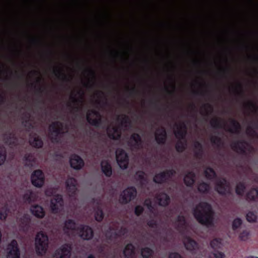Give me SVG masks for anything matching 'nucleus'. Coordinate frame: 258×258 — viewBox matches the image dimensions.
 Returning <instances> with one entry per match:
<instances>
[{"label": "nucleus", "instance_id": "1", "mask_svg": "<svg viewBox=\"0 0 258 258\" xmlns=\"http://www.w3.org/2000/svg\"><path fill=\"white\" fill-rule=\"evenodd\" d=\"M202 224L208 227L213 225V212L211 207L207 203L203 202L195 209V217Z\"/></svg>", "mask_w": 258, "mask_h": 258}, {"label": "nucleus", "instance_id": "2", "mask_svg": "<svg viewBox=\"0 0 258 258\" xmlns=\"http://www.w3.org/2000/svg\"><path fill=\"white\" fill-rule=\"evenodd\" d=\"M175 229L182 235H184L183 241L185 248L189 250H194V239L186 235L188 224L184 215L180 214L176 218L174 223Z\"/></svg>", "mask_w": 258, "mask_h": 258}, {"label": "nucleus", "instance_id": "3", "mask_svg": "<svg viewBox=\"0 0 258 258\" xmlns=\"http://www.w3.org/2000/svg\"><path fill=\"white\" fill-rule=\"evenodd\" d=\"M174 127L175 130L174 131V134L178 140L175 144V149L177 152L181 153L185 150L187 145L185 139L187 134V127L183 122L175 123Z\"/></svg>", "mask_w": 258, "mask_h": 258}, {"label": "nucleus", "instance_id": "4", "mask_svg": "<svg viewBox=\"0 0 258 258\" xmlns=\"http://www.w3.org/2000/svg\"><path fill=\"white\" fill-rule=\"evenodd\" d=\"M63 124L59 121L52 122L48 127V137L52 143H58L63 134Z\"/></svg>", "mask_w": 258, "mask_h": 258}, {"label": "nucleus", "instance_id": "5", "mask_svg": "<svg viewBox=\"0 0 258 258\" xmlns=\"http://www.w3.org/2000/svg\"><path fill=\"white\" fill-rule=\"evenodd\" d=\"M35 250L38 255L45 254L48 247V237L43 232H38L35 238Z\"/></svg>", "mask_w": 258, "mask_h": 258}, {"label": "nucleus", "instance_id": "6", "mask_svg": "<svg viewBox=\"0 0 258 258\" xmlns=\"http://www.w3.org/2000/svg\"><path fill=\"white\" fill-rule=\"evenodd\" d=\"M175 173V170L173 169L165 170L156 174L153 177V181L158 184L166 183Z\"/></svg>", "mask_w": 258, "mask_h": 258}, {"label": "nucleus", "instance_id": "7", "mask_svg": "<svg viewBox=\"0 0 258 258\" xmlns=\"http://www.w3.org/2000/svg\"><path fill=\"white\" fill-rule=\"evenodd\" d=\"M137 194V189L134 186L128 187L121 193L119 201L122 204H126L136 197Z\"/></svg>", "mask_w": 258, "mask_h": 258}, {"label": "nucleus", "instance_id": "8", "mask_svg": "<svg viewBox=\"0 0 258 258\" xmlns=\"http://www.w3.org/2000/svg\"><path fill=\"white\" fill-rule=\"evenodd\" d=\"M64 202L60 195L54 196L50 200V208L52 213H59L63 209Z\"/></svg>", "mask_w": 258, "mask_h": 258}, {"label": "nucleus", "instance_id": "9", "mask_svg": "<svg viewBox=\"0 0 258 258\" xmlns=\"http://www.w3.org/2000/svg\"><path fill=\"white\" fill-rule=\"evenodd\" d=\"M32 184L35 187H41L45 181V176L43 172L40 169L35 170L33 172L31 176Z\"/></svg>", "mask_w": 258, "mask_h": 258}, {"label": "nucleus", "instance_id": "10", "mask_svg": "<svg viewBox=\"0 0 258 258\" xmlns=\"http://www.w3.org/2000/svg\"><path fill=\"white\" fill-rule=\"evenodd\" d=\"M127 144L133 150H138L143 147V141L141 136L138 133L132 134L128 141Z\"/></svg>", "mask_w": 258, "mask_h": 258}, {"label": "nucleus", "instance_id": "11", "mask_svg": "<svg viewBox=\"0 0 258 258\" xmlns=\"http://www.w3.org/2000/svg\"><path fill=\"white\" fill-rule=\"evenodd\" d=\"M116 158L119 167L122 169L127 168L128 165V156L123 150H117Z\"/></svg>", "mask_w": 258, "mask_h": 258}, {"label": "nucleus", "instance_id": "12", "mask_svg": "<svg viewBox=\"0 0 258 258\" xmlns=\"http://www.w3.org/2000/svg\"><path fill=\"white\" fill-rule=\"evenodd\" d=\"M7 250V258L20 257V251L16 240L13 239L11 241L8 245Z\"/></svg>", "mask_w": 258, "mask_h": 258}, {"label": "nucleus", "instance_id": "13", "mask_svg": "<svg viewBox=\"0 0 258 258\" xmlns=\"http://www.w3.org/2000/svg\"><path fill=\"white\" fill-rule=\"evenodd\" d=\"M80 237L84 240H90L94 236L93 230L89 226L80 225L77 228Z\"/></svg>", "mask_w": 258, "mask_h": 258}, {"label": "nucleus", "instance_id": "14", "mask_svg": "<svg viewBox=\"0 0 258 258\" xmlns=\"http://www.w3.org/2000/svg\"><path fill=\"white\" fill-rule=\"evenodd\" d=\"M72 250V244L65 243L56 251L55 258H70Z\"/></svg>", "mask_w": 258, "mask_h": 258}, {"label": "nucleus", "instance_id": "15", "mask_svg": "<svg viewBox=\"0 0 258 258\" xmlns=\"http://www.w3.org/2000/svg\"><path fill=\"white\" fill-rule=\"evenodd\" d=\"M154 135L155 140L158 145H163L166 143L167 139V134L164 127H158Z\"/></svg>", "mask_w": 258, "mask_h": 258}, {"label": "nucleus", "instance_id": "16", "mask_svg": "<svg viewBox=\"0 0 258 258\" xmlns=\"http://www.w3.org/2000/svg\"><path fill=\"white\" fill-rule=\"evenodd\" d=\"M3 141L6 145L16 147L18 145V140L14 132L9 130L3 135Z\"/></svg>", "mask_w": 258, "mask_h": 258}, {"label": "nucleus", "instance_id": "17", "mask_svg": "<svg viewBox=\"0 0 258 258\" xmlns=\"http://www.w3.org/2000/svg\"><path fill=\"white\" fill-rule=\"evenodd\" d=\"M67 189L70 197H75L77 194V180L74 177H69L66 182Z\"/></svg>", "mask_w": 258, "mask_h": 258}, {"label": "nucleus", "instance_id": "18", "mask_svg": "<svg viewBox=\"0 0 258 258\" xmlns=\"http://www.w3.org/2000/svg\"><path fill=\"white\" fill-rule=\"evenodd\" d=\"M216 188L217 191L220 194H226L230 191V184L224 179L217 181Z\"/></svg>", "mask_w": 258, "mask_h": 258}, {"label": "nucleus", "instance_id": "19", "mask_svg": "<svg viewBox=\"0 0 258 258\" xmlns=\"http://www.w3.org/2000/svg\"><path fill=\"white\" fill-rule=\"evenodd\" d=\"M70 162L71 167L76 170L81 169L84 166V160L77 154H73L71 156Z\"/></svg>", "mask_w": 258, "mask_h": 258}, {"label": "nucleus", "instance_id": "20", "mask_svg": "<svg viewBox=\"0 0 258 258\" xmlns=\"http://www.w3.org/2000/svg\"><path fill=\"white\" fill-rule=\"evenodd\" d=\"M77 94L80 95V98H77L75 95H71L70 99L73 103L76 104L75 106H72L71 104L68 103V107L72 108L73 110L76 112H78L81 110V108L78 106V104L82 103L83 101V95L84 92L82 91H79L77 92Z\"/></svg>", "mask_w": 258, "mask_h": 258}, {"label": "nucleus", "instance_id": "21", "mask_svg": "<svg viewBox=\"0 0 258 258\" xmlns=\"http://www.w3.org/2000/svg\"><path fill=\"white\" fill-rule=\"evenodd\" d=\"M108 138L113 140H118L121 138V131L118 127L112 126L107 129Z\"/></svg>", "mask_w": 258, "mask_h": 258}, {"label": "nucleus", "instance_id": "22", "mask_svg": "<svg viewBox=\"0 0 258 258\" xmlns=\"http://www.w3.org/2000/svg\"><path fill=\"white\" fill-rule=\"evenodd\" d=\"M101 169L102 173L107 177H110L112 174V169L109 162L103 160L100 163Z\"/></svg>", "mask_w": 258, "mask_h": 258}, {"label": "nucleus", "instance_id": "23", "mask_svg": "<svg viewBox=\"0 0 258 258\" xmlns=\"http://www.w3.org/2000/svg\"><path fill=\"white\" fill-rule=\"evenodd\" d=\"M156 199L158 201V205L162 207L168 206L170 201L169 196L163 192L157 195Z\"/></svg>", "mask_w": 258, "mask_h": 258}, {"label": "nucleus", "instance_id": "24", "mask_svg": "<svg viewBox=\"0 0 258 258\" xmlns=\"http://www.w3.org/2000/svg\"><path fill=\"white\" fill-rule=\"evenodd\" d=\"M135 178L141 187H145L147 183V178L146 176L145 173L143 171H138L135 174Z\"/></svg>", "mask_w": 258, "mask_h": 258}, {"label": "nucleus", "instance_id": "25", "mask_svg": "<svg viewBox=\"0 0 258 258\" xmlns=\"http://www.w3.org/2000/svg\"><path fill=\"white\" fill-rule=\"evenodd\" d=\"M30 211L31 213L37 218H42L45 216V212L43 208L38 205L32 206Z\"/></svg>", "mask_w": 258, "mask_h": 258}, {"label": "nucleus", "instance_id": "26", "mask_svg": "<svg viewBox=\"0 0 258 258\" xmlns=\"http://www.w3.org/2000/svg\"><path fill=\"white\" fill-rule=\"evenodd\" d=\"M29 143L32 147L37 149L41 148L43 146V142L41 138L38 136L30 137Z\"/></svg>", "mask_w": 258, "mask_h": 258}, {"label": "nucleus", "instance_id": "27", "mask_svg": "<svg viewBox=\"0 0 258 258\" xmlns=\"http://www.w3.org/2000/svg\"><path fill=\"white\" fill-rule=\"evenodd\" d=\"M125 258H133L135 255V247L132 243L126 245L123 251Z\"/></svg>", "mask_w": 258, "mask_h": 258}, {"label": "nucleus", "instance_id": "28", "mask_svg": "<svg viewBox=\"0 0 258 258\" xmlns=\"http://www.w3.org/2000/svg\"><path fill=\"white\" fill-rule=\"evenodd\" d=\"M76 229V223L75 220L73 219H68L64 222L63 231L66 233H68V231H74Z\"/></svg>", "mask_w": 258, "mask_h": 258}, {"label": "nucleus", "instance_id": "29", "mask_svg": "<svg viewBox=\"0 0 258 258\" xmlns=\"http://www.w3.org/2000/svg\"><path fill=\"white\" fill-rule=\"evenodd\" d=\"M19 222L21 229L24 231L27 230L30 222L29 217L28 215H24L20 219Z\"/></svg>", "mask_w": 258, "mask_h": 258}, {"label": "nucleus", "instance_id": "30", "mask_svg": "<svg viewBox=\"0 0 258 258\" xmlns=\"http://www.w3.org/2000/svg\"><path fill=\"white\" fill-rule=\"evenodd\" d=\"M86 119L88 122L90 124L97 127L100 126L102 123L101 117L96 118H92L91 116H90V113L87 114Z\"/></svg>", "mask_w": 258, "mask_h": 258}, {"label": "nucleus", "instance_id": "31", "mask_svg": "<svg viewBox=\"0 0 258 258\" xmlns=\"http://www.w3.org/2000/svg\"><path fill=\"white\" fill-rule=\"evenodd\" d=\"M53 73L58 79L61 80L63 82L70 81L69 78L59 69H55L53 70Z\"/></svg>", "mask_w": 258, "mask_h": 258}, {"label": "nucleus", "instance_id": "32", "mask_svg": "<svg viewBox=\"0 0 258 258\" xmlns=\"http://www.w3.org/2000/svg\"><path fill=\"white\" fill-rule=\"evenodd\" d=\"M183 181L187 186H191L194 184V171L187 173L184 177Z\"/></svg>", "mask_w": 258, "mask_h": 258}, {"label": "nucleus", "instance_id": "33", "mask_svg": "<svg viewBox=\"0 0 258 258\" xmlns=\"http://www.w3.org/2000/svg\"><path fill=\"white\" fill-rule=\"evenodd\" d=\"M223 245V240L221 238H215L210 242V246L213 249L221 248Z\"/></svg>", "mask_w": 258, "mask_h": 258}, {"label": "nucleus", "instance_id": "34", "mask_svg": "<svg viewBox=\"0 0 258 258\" xmlns=\"http://www.w3.org/2000/svg\"><path fill=\"white\" fill-rule=\"evenodd\" d=\"M104 214L103 211L100 207H98L94 214L95 219L98 222H100L104 218Z\"/></svg>", "mask_w": 258, "mask_h": 258}, {"label": "nucleus", "instance_id": "35", "mask_svg": "<svg viewBox=\"0 0 258 258\" xmlns=\"http://www.w3.org/2000/svg\"><path fill=\"white\" fill-rule=\"evenodd\" d=\"M141 251L143 258H150L154 253L153 250L148 247L142 248Z\"/></svg>", "mask_w": 258, "mask_h": 258}, {"label": "nucleus", "instance_id": "36", "mask_svg": "<svg viewBox=\"0 0 258 258\" xmlns=\"http://www.w3.org/2000/svg\"><path fill=\"white\" fill-rule=\"evenodd\" d=\"M251 233L249 230L245 229L241 231L238 236L239 239L241 241H246L250 238Z\"/></svg>", "mask_w": 258, "mask_h": 258}, {"label": "nucleus", "instance_id": "37", "mask_svg": "<svg viewBox=\"0 0 258 258\" xmlns=\"http://www.w3.org/2000/svg\"><path fill=\"white\" fill-rule=\"evenodd\" d=\"M131 124V121L128 116L123 114L121 115L120 124L122 126L127 127Z\"/></svg>", "mask_w": 258, "mask_h": 258}, {"label": "nucleus", "instance_id": "38", "mask_svg": "<svg viewBox=\"0 0 258 258\" xmlns=\"http://www.w3.org/2000/svg\"><path fill=\"white\" fill-rule=\"evenodd\" d=\"M225 254L220 251H216L211 252L209 255V258H225Z\"/></svg>", "mask_w": 258, "mask_h": 258}, {"label": "nucleus", "instance_id": "39", "mask_svg": "<svg viewBox=\"0 0 258 258\" xmlns=\"http://www.w3.org/2000/svg\"><path fill=\"white\" fill-rule=\"evenodd\" d=\"M9 210L8 207L5 206L0 210V219L1 220H5L8 215Z\"/></svg>", "mask_w": 258, "mask_h": 258}, {"label": "nucleus", "instance_id": "40", "mask_svg": "<svg viewBox=\"0 0 258 258\" xmlns=\"http://www.w3.org/2000/svg\"><path fill=\"white\" fill-rule=\"evenodd\" d=\"M257 218V215L256 212H248L246 214V219L249 222H253L255 221Z\"/></svg>", "mask_w": 258, "mask_h": 258}, {"label": "nucleus", "instance_id": "41", "mask_svg": "<svg viewBox=\"0 0 258 258\" xmlns=\"http://www.w3.org/2000/svg\"><path fill=\"white\" fill-rule=\"evenodd\" d=\"M23 160L29 164L35 162L34 155L31 153H26L24 156Z\"/></svg>", "mask_w": 258, "mask_h": 258}, {"label": "nucleus", "instance_id": "42", "mask_svg": "<svg viewBox=\"0 0 258 258\" xmlns=\"http://www.w3.org/2000/svg\"><path fill=\"white\" fill-rule=\"evenodd\" d=\"M7 157L6 150L0 146V166L5 162Z\"/></svg>", "mask_w": 258, "mask_h": 258}, {"label": "nucleus", "instance_id": "43", "mask_svg": "<svg viewBox=\"0 0 258 258\" xmlns=\"http://www.w3.org/2000/svg\"><path fill=\"white\" fill-rule=\"evenodd\" d=\"M247 196L250 200H254L258 196V190L255 188L252 189L248 192Z\"/></svg>", "mask_w": 258, "mask_h": 258}, {"label": "nucleus", "instance_id": "44", "mask_svg": "<svg viewBox=\"0 0 258 258\" xmlns=\"http://www.w3.org/2000/svg\"><path fill=\"white\" fill-rule=\"evenodd\" d=\"M245 186L243 183H239L237 184L236 188V192L239 195H242L244 193Z\"/></svg>", "mask_w": 258, "mask_h": 258}, {"label": "nucleus", "instance_id": "45", "mask_svg": "<svg viewBox=\"0 0 258 258\" xmlns=\"http://www.w3.org/2000/svg\"><path fill=\"white\" fill-rule=\"evenodd\" d=\"M32 194V192L30 190L27 191L25 194L23 195V200L28 203H30L32 201L31 196Z\"/></svg>", "mask_w": 258, "mask_h": 258}, {"label": "nucleus", "instance_id": "46", "mask_svg": "<svg viewBox=\"0 0 258 258\" xmlns=\"http://www.w3.org/2000/svg\"><path fill=\"white\" fill-rule=\"evenodd\" d=\"M205 173L206 176L209 179L212 178L215 175V172L211 168H206L205 171Z\"/></svg>", "mask_w": 258, "mask_h": 258}, {"label": "nucleus", "instance_id": "47", "mask_svg": "<svg viewBox=\"0 0 258 258\" xmlns=\"http://www.w3.org/2000/svg\"><path fill=\"white\" fill-rule=\"evenodd\" d=\"M242 224V221L240 218H236L232 223V229L236 230L239 228Z\"/></svg>", "mask_w": 258, "mask_h": 258}, {"label": "nucleus", "instance_id": "48", "mask_svg": "<svg viewBox=\"0 0 258 258\" xmlns=\"http://www.w3.org/2000/svg\"><path fill=\"white\" fill-rule=\"evenodd\" d=\"M144 208L140 206H137L135 208V214L137 216H140L144 212Z\"/></svg>", "mask_w": 258, "mask_h": 258}, {"label": "nucleus", "instance_id": "49", "mask_svg": "<svg viewBox=\"0 0 258 258\" xmlns=\"http://www.w3.org/2000/svg\"><path fill=\"white\" fill-rule=\"evenodd\" d=\"M198 189L202 192H205L209 190V185L206 183H202L199 185Z\"/></svg>", "mask_w": 258, "mask_h": 258}, {"label": "nucleus", "instance_id": "50", "mask_svg": "<svg viewBox=\"0 0 258 258\" xmlns=\"http://www.w3.org/2000/svg\"><path fill=\"white\" fill-rule=\"evenodd\" d=\"M144 205V206H146L148 210L150 211H152L154 209L152 201L149 199H147L145 200Z\"/></svg>", "mask_w": 258, "mask_h": 258}, {"label": "nucleus", "instance_id": "51", "mask_svg": "<svg viewBox=\"0 0 258 258\" xmlns=\"http://www.w3.org/2000/svg\"><path fill=\"white\" fill-rule=\"evenodd\" d=\"M147 225L149 227L152 228H156L158 226L157 222L154 219H151L148 221Z\"/></svg>", "mask_w": 258, "mask_h": 258}, {"label": "nucleus", "instance_id": "52", "mask_svg": "<svg viewBox=\"0 0 258 258\" xmlns=\"http://www.w3.org/2000/svg\"><path fill=\"white\" fill-rule=\"evenodd\" d=\"M90 113V116H91L92 114H93L94 116L96 117V118L101 117L100 113L97 110L94 109L89 110H88L87 113Z\"/></svg>", "mask_w": 258, "mask_h": 258}, {"label": "nucleus", "instance_id": "53", "mask_svg": "<svg viewBox=\"0 0 258 258\" xmlns=\"http://www.w3.org/2000/svg\"><path fill=\"white\" fill-rule=\"evenodd\" d=\"M168 258H182V256L178 252H171L169 253Z\"/></svg>", "mask_w": 258, "mask_h": 258}, {"label": "nucleus", "instance_id": "54", "mask_svg": "<svg viewBox=\"0 0 258 258\" xmlns=\"http://www.w3.org/2000/svg\"><path fill=\"white\" fill-rule=\"evenodd\" d=\"M25 116L26 119L25 120V126H26V124H28L30 128L32 127V124L29 122V119L30 117V115L29 113H26Z\"/></svg>", "mask_w": 258, "mask_h": 258}, {"label": "nucleus", "instance_id": "55", "mask_svg": "<svg viewBox=\"0 0 258 258\" xmlns=\"http://www.w3.org/2000/svg\"><path fill=\"white\" fill-rule=\"evenodd\" d=\"M127 89L130 96H133L138 93V91L135 87H133L131 89L128 88Z\"/></svg>", "mask_w": 258, "mask_h": 258}, {"label": "nucleus", "instance_id": "56", "mask_svg": "<svg viewBox=\"0 0 258 258\" xmlns=\"http://www.w3.org/2000/svg\"><path fill=\"white\" fill-rule=\"evenodd\" d=\"M86 71L87 72L90 76H91L93 78H95V72L94 70L90 68H87L86 70Z\"/></svg>", "mask_w": 258, "mask_h": 258}, {"label": "nucleus", "instance_id": "57", "mask_svg": "<svg viewBox=\"0 0 258 258\" xmlns=\"http://www.w3.org/2000/svg\"><path fill=\"white\" fill-rule=\"evenodd\" d=\"M6 97L0 93V105L4 104L6 103Z\"/></svg>", "mask_w": 258, "mask_h": 258}, {"label": "nucleus", "instance_id": "58", "mask_svg": "<svg viewBox=\"0 0 258 258\" xmlns=\"http://www.w3.org/2000/svg\"><path fill=\"white\" fill-rule=\"evenodd\" d=\"M172 87H173V91H170V90H169L168 89V87H165V90H166V92H167V93H168V94H169V95H172V94L173 93L174 91V90H175V87L174 84H173Z\"/></svg>", "mask_w": 258, "mask_h": 258}, {"label": "nucleus", "instance_id": "59", "mask_svg": "<svg viewBox=\"0 0 258 258\" xmlns=\"http://www.w3.org/2000/svg\"><path fill=\"white\" fill-rule=\"evenodd\" d=\"M197 247V244L195 242V258H201L198 257V254L201 252V251L199 250H196V247Z\"/></svg>", "mask_w": 258, "mask_h": 258}, {"label": "nucleus", "instance_id": "60", "mask_svg": "<svg viewBox=\"0 0 258 258\" xmlns=\"http://www.w3.org/2000/svg\"><path fill=\"white\" fill-rule=\"evenodd\" d=\"M44 90V88H42L41 86H39L38 87L36 88V91L37 92L41 93V94L43 92Z\"/></svg>", "mask_w": 258, "mask_h": 258}, {"label": "nucleus", "instance_id": "61", "mask_svg": "<svg viewBox=\"0 0 258 258\" xmlns=\"http://www.w3.org/2000/svg\"><path fill=\"white\" fill-rule=\"evenodd\" d=\"M150 104L151 105H153L155 107H156L158 110H159L160 109V108L159 107H158V105H157V102H153L152 101H150Z\"/></svg>", "mask_w": 258, "mask_h": 258}, {"label": "nucleus", "instance_id": "62", "mask_svg": "<svg viewBox=\"0 0 258 258\" xmlns=\"http://www.w3.org/2000/svg\"><path fill=\"white\" fill-rule=\"evenodd\" d=\"M244 258H258L257 256H252V255H248L244 257Z\"/></svg>", "mask_w": 258, "mask_h": 258}, {"label": "nucleus", "instance_id": "63", "mask_svg": "<svg viewBox=\"0 0 258 258\" xmlns=\"http://www.w3.org/2000/svg\"><path fill=\"white\" fill-rule=\"evenodd\" d=\"M88 258H95V256L93 254H90L88 256Z\"/></svg>", "mask_w": 258, "mask_h": 258}, {"label": "nucleus", "instance_id": "64", "mask_svg": "<svg viewBox=\"0 0 258 258\" xmlns=\"http://www.w3.org/2000/svg\"><path fill=\"white\" fill-rule=\"evenodd\" d=\"M33 73L34 74L36 75V74H38V72H37V71H34L33 72Z\"/></svg>", "mask_w": 258, "mask_h": 258}]
</instances>
